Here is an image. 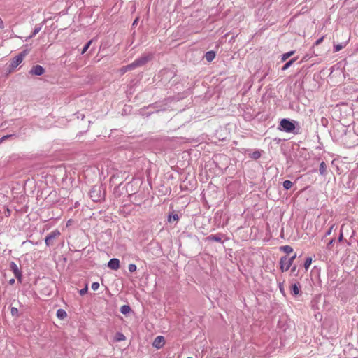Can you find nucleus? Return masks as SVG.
<instances>
[{
	"instance_id": "nucleus-1",
	"label": "nucleus",
	"mask_w": 358,
	"mask_h": 358,
	"mask_svg": "<svg viewBox=\"0 0 358 358\" xmlns=\"http://www.w3.org/2000/svg\"><path fill=\"white\" fill-rule=\"evenodd\" d=\"M153 55L151 53L143 55L139 58L135 59L132 63L128 64L127 69H134L137 67L143 66L149 61L152 60Z\"/></svg>"
},
{
	"instance_id": "nucleus-2",
	"label": "nucleus",
	"mask_w": 358,
	"mask_h": 358,
	"mask_svg": "<svg viewBox=\"0 0 358 358\" xmlns=\"http://www.w3.org/2000/svg\"><path fill=\"white\" fill-rule=\"evenodd\" d=\"M89 195L94 202H98L103 199L104 193L101 185H94L90 190Z\"/></svg>"
},
{
	"instance_id": "nucleus-3",
	"label": "nucleus",
	"mask_w": 358,
	"mask_h": 358,
	"mask_svg": "<svg viewBox=\"0 0 358 358\" xmlns=\"http://www.w3.org/2000/svg\"><path fill=\"white\" fill-rule=\"evenodd\" d=\"M295 122H292L288 119H282L280 122V126L278 129L285 132H293L295 129Z\"/></svg>"
},
{
	"instance_id": "nucleus-4",
	"label": "nucleus",
	"mask_w": 358,
	"mask_h": 358,
	"mask_svg": "<svg viewBox=\"0 0 358 358\" xmlns=\"http://www.w3.org/2000/svg\"><path fill=\"white\" fill-rule=\"evenodd\" d=\"M296 257V254L289 258H288L287 256L282 257L280 260L281 271L285 272L289 270Z\"/></svg>"
},
{
	"instance_id": "nucleus-5",
	"label": "nucleus",
	"mask_w": 358,
	"mask_h": 358,
	"mask_svg": "<svg viewBox=\"0 0 358 358\" xmlns=\"http://www.w3.org/2000/svg\"><path fill=\"white\" fill-rule=\"evenodd\" d=\"M60 235V232L59 230L56 229L50 232L45 238V243L46 246H50L53 244V241L59 237Z\"/></svg>"
},
{
	"instance_id": "nucleus-6",
	"label": "nucleus",
	"mask_w": 358,
	"mask_h": 358,
	"mask_svg": "<svg viewBox=\"0 0 358 358\" xmlns=\"http://www.w3.org/2000/svg\"><path fill=\"white\" fill-rule=\"evenodd\" d=\"M10 271H13L15 277L17 279V280L21 282L22 277V272L19 269L17 265L14 262H10Z\"/></svg>"
},
{
	"instance_id": "nucleus-7",
	"label": "nucleus",
	"mask_w": 358,
	"mask_h": 358,
	"mask_svg": "<svg viewBox=\"0 0 358 358\" xmlns=\"http://www.w3.org/2000/svg\"><path fill=\"white\" fill-rule=\"evenodd\" d=\"M26 55V52L23 51L17 56H15L10 64V67L12 69L16 68L23 60L24 57Z\"/></svg>"
},
{
	"instance_id": "nucleus-8",
	"label": "nucleus",
	"mask_w": 358,
	"mask_h": 358,
	"mask_svg": "<svg viewBox=\"0 0 358 358\" xmlns=\"http://www.w3.org/2000/svg\"><path fill=\"white\" fill-rule=\"evenodd\" d=\"M45 73L44 68L41 65H35L33 66L31 70L29 71V73L34 76H41Z\"/></svg>"
},
{
	"instance_id": "nucleus-9",
	"label": "nucleus",
	"mask_w": 358,
	"mask_h": 358,
	"mask_svg": "<svg viewBox=\"0 0 358 358\" xmlns=\"http://www.w3.org/2000/svg\"><path fill=\"white\" fill-rule=\"evenodd\" d=\"M108 266L114 271H117L120 268V260L117 258H113L108 262Z\"/></svg>"
},
{
	"instance_id": "nucleus-10",
	"label": "nucleus",
	"mask_w": 358,
	"mask_h": 358,
	"mask_svg": "<svg viewBox=\"0 0 358 358\" xmlns=\"http://www.w3.org/2000/svg\"><path fill=\"white\" fill-rule=\"evenodd\" d=\"M164 343V338L162 336H158L155 338L152 345L155 348L159 349L163 346Z\"/></svg>"
},
{
	"instance_id": "nucleus-11",
	"label": "nucleus",
	"mask_w": 358,
	"mask_h": 358,
	"mask_svg": "<svg viewBox=\"0 0 358 358\" xmlns=\"http://www.w3.org/2000/svg\"><path fill=\"white\" fill-rule=\"evenodd\" d=\"M223 236H224L222 234H215V235H210V236H208L207 239L208 241L222 243L223 242L222 241Z\"/></svg>"
},
{
	"instance_id": "nucleus-12",
	"label": "nucleus",
	"mask_w": 358,
	"mask_h": 358,
	"mask_svg": "<svg viewBox=\"0 0 358 358\" xmlns=\"http://www.w3.org/2000/svg\"><path fill=\"white\" fill-rule=\"evenodd\" d=\"M301 292V286L299 282L294 283L291 286V294L293 296H297Z\"/></svg>"
},
{
	"instance_id": "nucleus-13",
	"label": "nucleus",
	"mask_w": 358,
	"mask_h": 358,
	"mask_svg": "<svg viewBox=\"0 0 358 358\" xmlns=\"http://www.w3.org/2000/svg\"><path fill=\"white\" fill-rule=\"evenodd\" d=\"M319 171L320 175L326 176L327 174V164L324 162H322L320 164Z\"/></svg>"
},
{
	"instance_id": "nucleus-14",
	"label": "nucleus",
	"mask_w": 358,
	"mask_h": 358,
	"mask_svg": "<svg viewBox=\"0 0 358 358\" xmlns=\"http://www.w3.org/2000/svg\"><path fill=\"white\" fill-rule=\"evenodd\" d=\"M348 42H344L338 44H335L334 45V52H336L341 50L343 48H345L347 45Z\"/></svg>"
},
{
	"instance_id": "nucleus-15",
	"label": "nucleus",
	"mask_w": 358,
	"mask_h": 358,
	"mask_svg": "<svg viewBox=\"0 0 358 358\" xmlns=\"http://www.w3.org/2000/svg\"><path fill=\"white\" fill-rule=\"evenodd\" d=\"M57 316L59 319L60 320H64V318L66 317L67 316V314L66 313V311L63 309H58L57 310Z\"/></svg>"
},
{
	"instance_id": "nucleus-16",
	"label": "nucleus",
	"mask_w": 358,
	"mask_h": 358,
	"mask_svg": "<svg viewBox=\"0 0 358 358\" xmlns=\"http://www.w3.org/2000/svg\"><path fill=\"white\" fill-rule=\"evenodd\" d=\"M215 54L213 51H208L206 53L205 57L208 62H211L214 59Z\"/></svg>"
},
{
	"instance_id": "nucleus-17",
	"label": "nucleus",
	"mask_w": 358,
	"mask_h": 358,
	"mask_svg": "<svg viewBox=\"0 0 358 358\" xmlns=\"http://www.w3.org/2000/svg\"><path fill=\"white\" fill-rule=\"evenodd\" d=\"M131 311V308L129 305H123L120 308L121 313L127 315Z\"/></svg>"
},
{
	"instance_id": "nucleus-18",
	"label": "nucleus",
	"mask_w": 358,
	"mask_h": 358,
	"mask_svg": "<svg viewBox=\"0 0 358 358\" xmlns=\"http://www.w3.org/2000/svg\"><path fill=\"white\" fill-rule=\"evenodd\" d=\"M280 250L287 254H289L293 252V248L290 245H284L280 247Z\"/></svg>"
},
{
	"instance_id": "nucleus-19",
	"label": "nucleus",
	"mask_w": 358,
	"mask_h": 358,
	"mask_svg": "<svg viewBox=\"0 0 358 358\" xmlns=\"http://www.w3.org/2000/svg\"><path fill=\"white\" fill-rule=\"evenodd\" d=\"M296 60V58H293L290 59L289 62H287L282 68V71L287 70L288 68L292 65V64Z\"/></svg>"
},
{
	"instance_id": "nucleus-20",
	"label": "nucleus",
	"mask_w": 358,
	"mask_h": 358,
	"mask_svg": "<svg viewBox=\"0 0 358 358\" xmlns=\"http://www.w3.org/2000/svg\"><path fill=\"white\" fill-rule=\"evenodd\" d=\"M294 54V51H290L288 52H286L282 55L281 60L282 62L287 60L288 58H289L291 56H292Z\"/></svg>"
},
{
	"instance_id": "nucleus-21",
	"label": "nucleus",
	"mask_w": 358,
	"mask_h": 358,
	"mask_svg": "<svg viewBox=\"0 0 358 358\" xmlns=\"http://www.w3.org/2000/svg\"><path fill=\"white\" fill-rule=\"evenodd\" d=\"M250 156L253 159H258L261 157V152L257 150L250 154Z\"/></svg>"
},
{
	"instance_id": "nucleus-22",
	"label": "nucleus",
	"mask_w": 358,
	"mask_h": 358,
	"mask_svg": "<svg viewBox=\"0 0 358 358\" xmlns=\"http://www.w3.org/2000/svg\"><path fill=\"white\" fill-rule=\"evenodd\" d=\"M292 182L290 180H286L283 182V187L285 189H289L292 187Z\"/></svg>"
},
{
	"instance_id": "nucleus-23",
	"label": "nucleus",
	"mask_w": 358,
	"mask_h": 358,
	"mask_svg": "<svg viewBox=\"0 0 358 358\" xmlns=\"http://www.w3.org/2000/svg\"><path fill=\"white\" fill-rule=\"evenodd\" d=\"M312 264V258L311 257H307L305 262H304V268L307 271L310 266Z\"/></svg>"
},
{
	"instance_id": "nucleus-24",
	"label": "nucleus",
	"mask_w": 358,
	"mask_h": 358,
	"mask_svg": "<svg viewBox=\"0 0 358 358\" xmlns=\"http://www.w3.org/2000/svg\"><path fill=\"white\" fill-rule=\"evenodd\" d=\"M178 220H179V216L178 214L170 215L168 217V221L170 222L172 221H177Z\"/></svg>"
},
{
	"instance_id": "nucleus-25",
	"label": "nucleus",
	"mask_w": 358,
	"mask_h": 358,
	"mask_svg": "<svg viewBox=\"0 0 358 358\" xmlns=\"http://www.w3.org/2000/svg\"><path fill=\"white\" fill-rule=\"evenodd\" d=\"M41 29V26H36L31 35H30L29 38H32L36 36Z\"/></svg>"
},
{
	"instance_id": "nucleus-26",
	"label": "nucleus",
	"mask_w": 358,
	"mask_h": 358,
	"mask_svg": "<svg viewBox=\"0 0 358 358\" xmlns=\"http://www.w3.org/2000/svg\"><path fill=\"white\" fill-rule=\"evenodd\" d=\"M125 338H126L123 334L120 333V332L116 334V340L117 341H124V340H125Z\"/></svg>"
},
{
	"instance_id": "nucleus-27",
	"label": "nucleus",
	"mask_w": 358,
	"mask_h": 358,
	"mask_svg": "<svg viewBox=\"0 0 358 358\" xmlns=\"http://www.w3.org/2000/svg\"><path fill=\"white\" fill-rule=\"evenodd\" d=\"M92 41H88L85 45V46L83 47V50H82V52H81V54H84L87 50V49L90 48L91 43H92Z\"/></svg>"
},
{
	"instance_id": "nucleus-28",
	"label": "nucleus",
	"mask_w": 358,
	"mask_h": 358,
	"mask_svg": "<svg viewBox=\"0 0 358 358\" xmlns=\"http://www.w3.org/2000/svg\"><path fill=\"white\" fill-rule=\"evenodd\" d=\"M345 224H343L341 227V233H340V235L338 236V241L339 242H341L343 239V231L345 228Z\"/></svg>"
},
{
	"instance_id": "nucleus-29",
	"label": "nucleus",
	"mask_w": 358,
	"mask_h": 358,
	"mask_svg": "<svg viewBox=\"0 0 358 358\" xmlns=\"http://www.w3.org/2000/svg\"><path fill=\"white\" fill-rule=\"evenodd\" d=\"M10 312H11V315L13 316H17L18 315V310H17V308L12 307Z\"/></svg>"
},
{
	"instance_id": "nucleus-30",
	"label": "nucleus",
	"mask_w": 358,
	"mask_h": 358,
	"mask_svg": "<svg viewBox=\"0 0 358 358\" xmlns=\"http://www.w3.org/2000/svg\"><path fill=\"white\" fill-rule=\"evenodd\" d=\"M128 268H129V271L130 272H134V271L136 270L137 267H136V266L135 264H130L129 265Z\"/></svg>"
},
{
	"instance_id": "nucleus-31",
	"label": "nucleus",
	"mask_w": 358,
	"mask_h": 358,
	"mask_svg": "<svg viewBox=\"0 0 358 358\" xmlns=\"http://www.w3.org/2000/svg\"><path fill=\"white\" fill-rule=\"evenodd\" d=\"M92 289L94 290V291H96L99 289V282H94L92 284Z\"/></svg>"
},
{
	"instance_id": "nucleus-32",
	"label": "nucleus",
	"mask_w": 358,
	"mask_h": 358,
	"mask_svg": "<svg viewBox=\"0 0 358 358\" xmlns=\"http://www.w3.org/2000/svg\"><path fill=\"white\" fill-rule=\"evenodd\" d=\"M87 290H88L87 285H86L83 289H82L79 291V293L81 296H83L87 292Z\"/></svg>"
},
{
	"instance_id": "nucleus-33",
	"label": "nucleus",
	"mask_w": 358,
	"mask_h": 358,
	"mask_svg": "<svg viewBox=\"0 0 358 358\" xmlns=\"http://www.w3.org/2000/svg\"><path fill=\"white\" fill-rule=\"evenodd\" d=\"M334 242H335V238H331L329 241V242L328 243L327 246L328 250H331V246L334 243Z\"/></svg>"
},
{
	"instance_id": "nucleus-34",
	"label": "nucleus",
	"mask_w": 358,
	"mask_h": 358,
	"mask_svg": "<svg viewBox=\"0 0 358 358\" xmlns=\"http://www.w3.org/2000/svg\"><path fill=\"white\" fill-rule=\"evenodd\" d=\"M279 289H280V292L285 296V289H284V287H283V283L282 282H280L279 283Z\"/></svg>"
},
{
	"instance_id": "nucleus-35",
	"label": "nucleus",
	"mask_w": 358,
	"mask_h": 358,
	"mask_svg": "<svg viewBox=\"0 0 358 358\" xmlns=\"http://www.w3.org/2000/svg\"><path fill=\"white\" fill-rule=\"evenodd\" d=\"M334 227V224H333L330 227V228L326 231L325 235H324L325 236H329L331 234Z\"/></svg>"
},
{
	"instance_id": "nucleus-36",
	"label": "nucleus",
	"mask_w": 358,
	"mask_h": 358,
	"mask_svg": "<svg viewBox=\"0 0 358 358\" xmlns=\"http://www.w3.org/2000/svg\"><path fill=\"white\" fill-rule=\"evenodd\" d=\"M324 38V36H322L321 38H320L319 39H317V40L315 41V45H320V44L323 41Z\"/></svg>"
},
{
	"instance_id": "nucleus-37",
	"label": "nucleus",
	"mask_w": 358,
	"mask_h": 358,
	"mask_svg": "<svg viewBox=\"0 0 358 358\" xmlns=\"http://www.w3.org/2000/svg\"><path fill=\"white\" fill-rule=\"evenodd\" d=\"M12 136H13V135H6V136H3L2 137V138H3L4 141H6V139H8V138H10V137H12Z\"/></svg>"
},
{
	"instance_id": "nucleus-38",
	"label": "nucleus",
	"mask_w": 358,
	"mask_h": 358,
	"mask_svg": "<svg viewBox=\"0 0 358 358\" xmlns=\"http://www.w3.org/2000/svg\"><path fill=\"white\" fill-rule=\"evenodd\" d=\"M127 67H128V65H127L126 66H124V67L122 68V71H123L124 72H126L127 71H130L131 69H127Z\"/></svg>"
},
{
	"instance_id": "nucleus-39",
	"label": "nucleus",
	"mask_w": 358,
	"mask_h": 358,
	"mask_svg": "<svg viewBox=\"0 0 358 358\" xmlns=\"http://www.w3.org/2000/svg\"><path fill=\"white\" fill-rule=\"evenodd\" d=\"M0 28L1 29L3 28V22L1 17H0Z\"/></svg>"
},
{
	"instance_id": "nucleus-40",
	"label": "nucleus",
	"mask_w": 358,
	"mask_h": 358,
	"mask_svg": "<svg viewBox=\"0 0 358 358\" xmlns=\"http://www.w3.org/2000/svg\"><path fill=\"white\" fill-rule=\"evenodd\" d=\"M138 18H136L135 20L133 22V26H135L138 24Z\"/></svg>"
},
{
	"instance_id": "nucleus-41",
	"label": "nucleus",
	"mask_w": 358,
	"mask_h": 358,
	"mask_svg": "<svg viewBox=\"0 0 358 358\" xmlns=\"http://www.w3.org/2000/svg\"><path fill=\"white\" fill-rule=\"evenodd\" d=\"M9 282H10V284H13L15 282V280L11 279Z\"/></svg>"
},
{
	"instance_id": "nucleus-42",
	"label": "nucleus",
	"mask_w": 358,
	"mask_h": 358,
	"mask_svg": "<svg viewBox=\"0 0 358 358\" xmlns=\"http://www.w3.org/2000/svg\"><path fill=\"white\" fill-rule=\"evenodd\" d=\"M296 271V266H294L292 268V272H294Z\"/></svg>"
},
{
	"instance_id": "nucleus-43",
	"label": "nucleus",
	"mask_w": 358,
	"mask_h": 358,
	"mask_svg": "<svg viewBox=\"0 0 358 358\" xmlns=\"http://www.w3.org/2000/svg\"><path fill=\"white\" fill-rule=\"evenodd\" d=\"M4 140L2 138V137L0 138V143H1L2 142H3Z\"/></svg>"
},
{
	"instance_id": "nucleus-44",
	"label": "nucleus",
	"mask_w": 358,
	"mask_h": 358,
	"mask_svg": "<svg viewBox=\"0 0 358 358\" xmlns=\"http://www.w3.org/2000/svg\"><path fill=\"white\" fill-rule=\"evenodd\" d=\"M4 140L2 138V137L0 138V143H1L2 142H3Z\"/></svg>"
},
{
	"instance_id": "nucleus-45",
	"label": "nucleus",
	"mask_w": 358,
	"mask_h": 358,
	"mask_svg": "<svg viewBox=\"0 0 358 358\" xmlns=\"http://www.w3.org/2000/svg\"><path fill=\"white\" fill-rule=\"evenodd\" d=\"M7 214L10 215V210L9 209L7 210Z\"/></svg>"
},
{
	"instance_id": "nucleus-46",
	"label": "nucleus",
	"mask_w": 358,
	"mask_h": 358,
	"mask_svg": "<svg viewBox=\"0 0 358 358\" xmlns=\"http://www.w3.org/2000/svg\"><path fill=\"white\" fill-rule=\"evenodd\" d=\"M357 101H358V96H357Z\"/></svg>"
},
{
	"instance_id": "nucleus-47",
	"label": "nucleus",
	"mask_w": 358,
	"mask_h": 358,
	"mask_svg": "<svg viewBox=\"0 0 358 358\" xmlns=\"http://www.w3.org/2000/svg\"><path fill=\"white\" fill-rule=\"evenodd\" d=\"M187 358H192V357H187Z\"/></svg>"
}]
</instances>
